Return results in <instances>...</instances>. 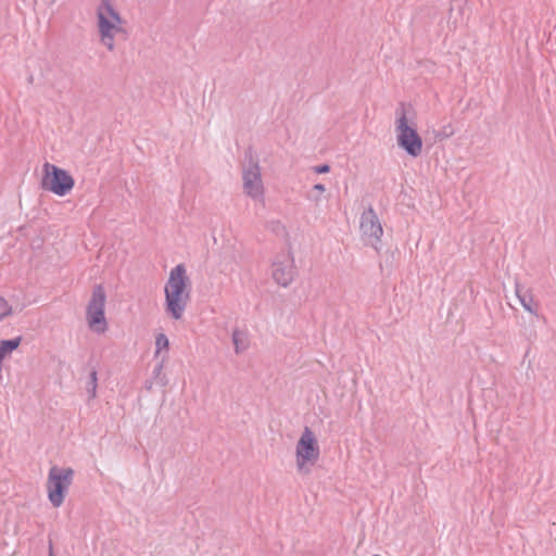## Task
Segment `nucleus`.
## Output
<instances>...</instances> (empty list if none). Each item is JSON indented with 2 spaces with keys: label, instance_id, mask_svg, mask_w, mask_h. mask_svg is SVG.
<instances>
[{
  "label": "nucleus",
  "instance_id": "1",
  "mask_svg": "<svg viewBox=\"0 0 556 556\" xmlns=\"http://www.w3.org/2000/svg\"><path fill=\"white\" fill-rule=\"evenodd\" d=\"M164 293L166 314L175 320L181 319L191 299V281L184 264L172 268Z\"/></svg>",
  "mask_w": 556,
  "mask_h": 556
},
{
  "label": "nucleus",
  "instance_id": "2",
  "mask_svg": "<svg viewBox=\"0 0 556 556\" xmlns=\"http://www.w3.org/2000/svg\"><path fill=\"white\" fill-rule=\"evenodd\" d=\"M97 28L100 43L109 51H113L116 43L127 36L126 21L108 0H103L97 9Z\"/></svg>",
  "mask_w": 556,
  "mask_h": 556
},
{
  "label": "nucleus",
  "instance_id": "3",
  "mask_svg": "<svg viewBox=\"0 0 556 556\" xmlns=\"http://www.w3.org/2000/svg\"><path fill=\"white\" fill-rule=\"evenodd\" d=\"M394 129L399 147L413 157L419 156L422 152V138L417 131L416 112L410 105L402 104L396 109Z\"/></svg>",
  "mask_w": 556,
  "mask_h": 556
},
{
  "label": "nucleus",
  "instance_id": "4",
  "mask_svg": "<svg viewBox=\"0 0 556 556\" xmlns=\"http://www.w3.org/2000/svg\"><path fill=\"white\" fill-rule=\"evenodd\" d=\"M320 456V447L313 430L305 427L295 444V465L301 475H308Z\"/></svg>",
  "mask_w": 556,
  "mask_h": 556
},
{
  "label": "nucleus",
  "instance_id": "5",
  "mask_svg": "<svg viewBox=\"0 0 556 556\" xmlns=\"http://www.w3.org/2000/svg\"><path fill=\"white\" fill-rule=\"evenodd\" d=\"M74 470L70 467L52 466L47 480L48 497L53 507H60L73 482Z\"/></svg>",
  "mask_w": 556,
  "mask_h": 556
},
{
  "label": "nucleus",
  "instance_id": "6",
  "mask_svg": "<svg viewBox=\"0 0 556 556\" xmlns=\"http://www.w3.org/2000/svg\"><path fill=\"white\" fill-rule=\"evenodd\" d=\"M105 291L101 285L93 288L91 299L87 305L86 318L89 328L97 333H103L108 329V323L104 315Z\"/></svg>",
  "mask_w": 556,
  "mask_h": 556
},
{
  "label": "nucleus",
  "instance_id": "7",
  "mask_svg": "<svg viewBox=\"0 0 556 556\" xmlns=\"http://www.w3.org/2000/svg\"><path fill=\"white\" fill-rule=\"evenodd\" d=\"M74 178L64 169L50 164H43L42 188L60 197L66 195L74 187Z\"/></svg>",
  "mask_w": 556,
  "mask_h": 556
},
{
  "label": "nucleus",
  "instance_id": "8",
  "mask_svg": "<svg viewBox=\"0 0 556 556\" xmlns=\"http://www.w3.org/2000/svg\"><path fill=\"white\" fill-rule=\"evenodd\" d=\"M242 188L245 195L261 201L264 199L265 187L262 179L261 167L258 163L251 160L242 168Z\"/></svg>",
  "mask_w": 556,
  "mask_h": 556
},
{
  "label": "nucleus",
  "instance_id": "9",
  "mask_svg": "<svg viewBox=\"0 0 556 556\" xmlns=\"http://www.w3.org/2000/svg\"><path fill=\"white\" fill-rule=\"evenodd\" d=\"M296 267L290 251L278 254L271 264V277L280 287L287 288L294 280Z\"/></svg>",
  "mask_w": 556,
  "mask_h": 556
},
{
  "label": "nucleus",
  "instance_id": "10",
  "mask_svg": "<svg viewBox=\"0 0 556 556\" xmlns=\"http://www.w3.org/2000/svg\"><path fill=\"white\" fill-rule=\"evenodd\" d=\"M361 231L366 243L378 251V243L380 242L383 229L377 214L371 207L363 212L361 216Z\"/></svg>",
  "mask_w": 556,
  "mask_h": 556
},
{
  "label": "nucleus",
  "instance_id": "11",
  "mask_svg": "<svg viewBox=\"0 0 556 556\" xmlns=\"http://www.w3.org/2000/svg\"><path fill=\"white\" fill-rule=\"evenodd\" d=\"M515 292L523 308L531 314L538 315L540 304L535 300L532 290L516 283Z\"/></svg>",
  "mask_w": 556,
  "mask_h": 556
},
{
  "label": "nucleus",
  "instance_id": "12",
  "mask_svg": "<svg viewBox=\"0 0 556 556\" xmlns=\"http://www.w3.org/2000/svg\"><path fill=\"white\" fill-rule=\"evenodd\" d=\"M232 344L236 354H241L249 348V337L245 330L235 329L232 332Z\"/></svg>",
  "mask_w": 556,
  "mask_h": 556
},
{
  "label": "nucleus",
  "instance_id": "13",
  "mask_svg": "<svg viewBox=\"0 0 556 556\" xmlns=\"http://www.w3.org/2000/svg\"><path fill=\"white\" fill-rule=\"evenodd\" d=\"M21 342L20 338L12 340H4L0 342V361L2 362L9 354L18 348Z\"/></svg>",
  "mask_w": 556,
  "mask_h": 556
},
{
  "label": "nucleus",
  "instance_id": "14",
  "mask_svg": "<svg viewBox=\"0 0 556 556\" xmlns=\"http://www.w3.org/2000/svg\"><path fill=\"white\" fill-rule=\"evenodd\" d=\"M326 191V187L323 184H316L312 187V189L307 192L306 198L318 205L324 198V193Z\"/></svg>",
  "mask_w": 556,
  "mask_h": 556
},
{
  "label": "nucleus",
  "instance_id": "15",
  "mask_svg": "<svg viewBox=\"0 0 556 556\" xmlns=\"http://www.w3.org/2000/svg\"><path fill=\"white\" fill-rule=\"evenodd\" d=\"M155 355H159L163 350H168L169 341L164 333H159L155 337Z\"/></svg>",
  "mask_w": 556,
  "mask_h": 556
},
{
  "label": "nucleus",
  "instance_id": "16",
  "mask_svg": "<svg viewBox=\"0 0 556 556\" xmlns=\"http://www.w3.org/2000/svg\"><path fill=\"white\" fill-rule=\"evenodd\" d=\"M13 308L10 303L0 295V321L12 315Z\"/></svg>",
  "mask_w": 556,
  "mask_h": 556
},
{
  "label": "nucleus",
  "instance_id": "17",
  "mask_svg": "<svg viewBox=\"0 0 556 556\" xmlns=\"http://www.w3.org/2000/svg\"><path fill=\"white\" fill-rule=\"evenodd\" d=\"M88 391L90 393V397H96V395H97V372L96 371H92L90 374V382H89Z\"/></svg>",
  "mask_w": 556,
  "mask_h": 556
},
{
  "label": "nucleus",
  "instance_id": "18",
  "mask_svg": "<svg viewBox=\"0 0 556 556\" xmlns=\"http://www.w3.org/2000/svg\"><path fill=\"white\" fill-rule=\"evenodd\" d=\"M313 170L317 174H326L330 170V166L327 164L318 165L313 168Z\"/></svg>",
  "mask_w": 556,
  "mask_h": 556
},
{
  "label": "nucleus",
  "instance_id": "19",
  "mask_svg": "<svg viewBox=\"0 0 556 556\" xmlns=\"http://www.w3.org/2000/svg\"><path fill=\"white\" fill-rule=\"evenodd\" d=\"M161 369H162V365H160V366L156 368L157 372H160V371H161Z\"/></svg>",
  "mask_w": 556,
  "mask_h": 556
},
{
  "label": "nucleus",
  "instance_id": "20",
  "mask_svg": "<svg viewBox=\"0 0 556 556\" xmlns=\"http://www.w3.org/2000/svg\"><path fill=\"white\" fill-rule=\"evenodd\" d=\"M55 0H52V2H54Z\"/></svg>",
  "mask_w": 556,
  "mask_h": 556
}]
</instances>
